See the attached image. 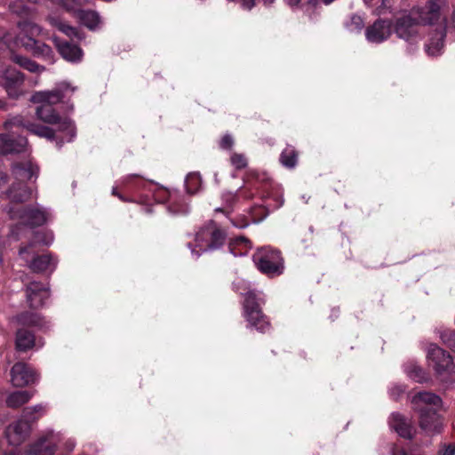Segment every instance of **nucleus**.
<instances>
[{
	"mask_svg": "<svg viewBox=\"0 0 455 455\" xmlns=\"http://www.w3.org/2000/svg\"><path fill=\"white\" fill-rule=\"evenodd\" d=\"M226 242L227 232L213 220L202 227L196 235V245L202 251L219 250Z\"/></svg>",
	"mask_w": 455,
	"mask_h": 455,
	"instance_id": "nucleus-6",
	"label": "nucleus"
},
{
	"mask_svg": "<svg viewBox=\"0 0 455 455\" xmlns=\"http://www.w3.org/2000/svg\"><path fill=\"white\" fill-rule=\"evenodd\" d=\"M443 23H441L440 25L446 26V28L448 27L455 28V9L452 11L449 20L446 18H443Z\"/></svg>",
	"mask_w": 455,
	"mask_h": 455,
	"instance_id": "nucleus-48",
	"label": "nucleus"
},
{
	"mask_svg": "<svg viewBox=\"0 0 455 455\" xmlns=\"http://www.w3.org/2000/svg\"><path fill=\"white\" fill-rule=\"evenodd\" d=\"M124 185L129 190L142 191L148 196V192L155 187V183L142 179L138 174H130L124 179Z\"/></svg>",
	"mask_w": 455,
	"mask_h": 455,
	"instance_id": "nucleus-27",
	"label": "nucleus"
},
{
	"mask_svg": "<svg viewBox=\"0 0 455 455\" xmlns=\"http://www.w3.org/2000/svg\"><path fill=\"white\" fill-rule=\"evenodd\" d=\"M39 250H35V253L25 254L24 256L28 258L26 261L28 264V267L34 273H44L49 271L50 274L57 267L58 259L52 253L38 254Z\"/></svg>",
	"mask_w": 455,
	"mask_h": 455,
	"instance_id": "nucleus-16",
	"label": "nucleus"
},
{
	"mask_svg": "<svg viewBox=\"0 0 455 455\" xmlns=\"http://www.w3.org/2000/svg\"><path fill=\"white\" fill-rule=\"evenodd\" d=\"M258 270L269 278L280 276L284 271V259L278 249L264 246L259 248L252 256Z\"/></svg>",
	"mask_w": 455,
	"mask_h": 455,
	"instance_id": "nucleus-3",
	"label": "nucleus"
},
{
	"mask_svg": "<svg viewBox=\"0 0 455 455\" xmlns=\"http://www.w3.org/2000/svg\"><path fill=\"white\" fill-rule=\"evenodd\" d=\"M260 175L256 171H249L245 175V182L251 183V186L256 187V183L259 181Z\"/></svg>",
	"mask_w": 455,
	"mask_h": 455,
	"instance_id": "nucleus-46",
	"label": "nucleus"
},
{
	"mask_svg": "<svg viewBox=\"0 0 455 455\" xmlns=\"http://www.w3.org/2000/svg\"><path fill=\"white\" fill-rule=\"evenodd\" d=\"M440 455H455V445L449 444L445 446L444 450L440 453Z\"/></svg>",
	"mask_w": 455,
	"mask_h": 455,
	"instance_id": "nucleus-50",
	"label": "nucleus"
},
{
	"mask_svg": "<svg viewBox=\"0 0 455 455\" xmlns=\"http://www.w3.org/2000/svg\"><path fill=\"white\" fill-rule=\"evenodd\" d=\"M28 140L25 136L0 134V155L19 154L26 151Z\"/></svg>",
	"mask_w": 455,
	"mask_h": 455,
	"instance_id": "nucleus-20",
	"label": "nucleus"
},
{
	"mask_svg": "<svg viewBox=\"0 0 455 455\" xmlns=\"http://www.w3.org/2000/svg\"><path fill=\"white\" fill-rule=\"evenodd\" d=\"M391 31L390 20L377 19L372 25L366 28L365 37L370 43L380 44L390 36Z\"/></svg>",
	"mask_w": 455,
	"mask_h": 455,
	"instance_id": "nucleus-18",
	"label": "nucleus"
},
{
	"mask_svg": "<svg viewBox=\"0 0 455 455\" xmlns=\"http://www.w3.org/2000/svg\"><path fill=\"white\" fill-rule=\"evenodd\" d=\"M241 195L244 196L245 198H251L252 196L251 193L247 194V192L244 190L240 191Z\"/></svg>",
	"mask_w": 455,
	"mask_h": 455,
	"instance_id": "nucleus-56",
	"label": "nucleus"
},
{
	"mask_svg": "<svg viewBox=\"0 0 455 455\" xmlns=\"http://www.w3.org/2000/svg\"><path fill=\"white\" fill-rule=\"evenodd\" d=\"M111 194H112V196L118 197L123 202H130V200L127 197H125L123 194H121L118 191L117 188H116V187H114L112 188V193Z\"/></svg>",
	"mask_w": 455,
	"mask_h": 455,
	"instance_id": "nucleus-51",
	"label": "nucleus"
},
{
	"mask_svg": "<svg viewBox=\"0 0 455 455\" xmlns=\"http://www.w3.org/2000/svg\"><path fill=\"white\" fill-rule=\"evenodd\" d=\"M10 375L12 384L18 387L33 385L39 380V373L24 362L15 363L11 369Z\"/></svg>",
	"mask_w": 455,
	"mask_h": 455,
	"instance_id": "nucleus-11",
	"label": "nucleus"
},
{
	"mask_svg": "<svg viewBox=\"0 0 455 455\" xmlns=\"http://www.w3.org/2000/svg\"><path fill=\"white\" fill-rule=\"evenodd\" d=\"M14 321L20 328H30L42 331L50 329V322L42 314L32 310L20 312L14 316Z\"/></svg>",
	"mask_w": 455,
	"mask_h": 455,
	"instance_id": "nucleus-15",
	"label": "nucleus"
},
{
	"mask_svg": "<svg viewBox=\"0 0 455 455\" xmlns=\"http://www.w3.org/2000/svg\"><path fill=\"white\" fill-rule=\"evenodd\" d=\"M26 127L33 134H36L42 138H46L49 140L56 141V145L59 148H60L64 144L63 138L60 139L58 135H56V132L52 128L29 122L28 123V124H26Z\"/></svg>",
	"mask_w": 455,
	"mask_h": 455,
	"instance_id": "nucleus-28",
	"label": "nucleus"
},
{
	"mask_svg": "<svg viewBox=\"0 0 455 455\" xmlns=\"http://www.w3.org/2000/svg\"><path fill=\"white\" fill-rule=\"evenodd\" d=\"M25 294L28 307L39 309L50 297V289L46 283L32 281L26 284Z\"/></svg>",
	"mask_w": 455,
	"mask_h": 455,
	"instance_id": "nucleus-14",
	"label": "nucleus"
},
{
	"mask_svg": "<svg viewBox=\"0 0 455 455\" xmlns=\"http://www.w3.org/2000/svg\"><path fill=\"white\" fill-rule=\"evenodd\" d=\"M233 145L234 140L229 134L224 135L220 141V147L225 150H230L233 148Z\"/></svg>",
	"mask_w": 455,
	"mask_h": 455,
	"instance_id": "nucleus-45",
	"label": "nucleus"
},
{
	"mask_svg": "<svg viewBox=\"0 0 455 455\" xmlns=\"http://www.w3.org/2000/svg\"><path fill=\"white\" fill-rule=\"evenodd\" d=\"M345 26L351 32L360 33L364 27V21L360 15L352 14Z\"/></svg>",
	"mask_w": 455,
	"mask_h": 455,
	"instance_id": "nucleus-41",
	"label": "nucleus"
},
{
	"mask_svg": "<svg viewBox=\"0 0 455 455\" xmlns=\"http://www.w3.org/2000/svg\"><path fill=\"white\" fill-rule=\"evenodd\" d=\"M446 37V26L438 25L431 30L428 40L425 44V51L429 56H439L443 53Z\"/></svg>",
	"mask_w": 455,
	"mask_h": 455,
	"instance_id": "nucleus-21",
	"label": "nucleus"
},
{
	"mask_svg": "<svg viewBox=\"0 0 455 455\" xmlns=\"http://www.w3.org/2000/svg\"><path fill=\"white\" fill-rule=\"evenodd\" d=\"M172 193L173 192H171L166 188H157L156 185L155 184V187L152 188V190L148 192V196L150 195L153 197V199L158 204H164L166 202H168L169 204Z\"/></svg>",
	"mask_w": 455,
	"mask_h": 455,
	"instance_id": "nucleus-40",
	"label": "nucleus"
},
{
	"mask_svg": "<svg viewBox=\"0 0 455 455\" xmlns=\"http://www.w3.org/2000/svg\"><path fill=\"white\" fill-rule=\"evenodd\" d=\"M31 189L23 182H13L12 186L6 190V197L12 203H24L30 199Z\"/></svg>",
	"mask_w": 455,
	"mask_h": 455,
	"instance_id": "nucleus-25",
	"label": "nucleus"
},
{
	"mask_svg": "<svg viewBox=\"0 0 455 455\" xmlns=\"http://www.w3.org/2000/svg\"><path fill=\"white\" fill-rule=\"evenodd\" d=\"M388 424L400 436L408 439L412 437L411 425L399 413H392Z\"/></svg>",
	"mask_w": 455,
	"mask_h": 455,
	"instance_id": "nucleus-30",
	"label": "nucleus"
},
{
	"mask_svg": "<svg viewBox=\"0 0 455 455\" xmlns=\"http://www.w3.org/2000/svg\"><path fill=\"white\" fill-rule=\"evenodd\" d=\"M18 25L20 32L15 36V44L36 58L51 60L53 57L52 47L36 38L40 34V28L27 20L20 21Z\"/></svg>",
	"mask_w": 455,
	"mask_h": 455,
	"instance_id": "nucleus-1",
	"label": "nucleus"
},
{
	"mask_svg": "<svg viewBox=\"0 0 455 455\" xmlns=\"http://www.w3.org/2000/svg\"><path fill=\"white\" fill-rule=\"evenodd\" d=\"M7 398H29V395L27 391L15 392L10 395Z\"/></svg>",
	"mask_w": 455,
	"mask_h": 455,
	"instance_id": "nucleus-49",
	"label": "nucleus"
},
{
	"mask_svg": "<svg viewBox=\"0 0 455 455\" xmlns=\"http://www.w3.org/2000/svg\"><path fill=\"white\" fill-rule=\"evenodd\" d=\"M60 440V436L59 434L48 431L29 446L26 455H52Z\"/></svg>",
	"mask_w": 455,
	"mask_h": 455,
	"instance_id": "nucleus-17",
	"label": "nucleus"
},
{
	"mask_svg": "<svg viewBox=\"0 0 455 455\" xmlns=\"http://www.w3.org/2000/svg\"><path fill=\"white\" fill-rule=\"evenodd\" d=\"M69 108H70V110H73V108H74L73 104L70 105Z\"/></svg>",
	"mask_w": 455,
	"mask_h": 455,
	"instance_id": "nucleus-62",
	"label": "nucleus"
},
{
	"mask_svg": "<svg viewBox=\"0 0 455 455\" xmlns=\"http://www.w3.org/2000/svg\"><path fill=\"white\" fill-rule=\"evenodd\" d=\"M8 181V175L0 169V187L6 184Z\"/></svg>",
	"mask_w": 455,
	"mask_h": 455,
	"instance_id": "nucleus-53",
	"label": "nucleus"
},
{
	"mask_svg": "<svg viewBox=\"0 0 455 455\" xmlns=\"http://www.w3.org/2000/svg\"><path fill=\"white\" fill-rule=\"evenodd\" d=\"M9 401H10L9 406H14V405H16V402L18 400H9Z\"/></svg>",
	"mask_w": 455,
	"mask_h": 455,
	"instance_id": "nucleus-61",
	"label": "nucleus"
},
{
	"mask_svg": "<svg viewBox=\"0 0 455 455\" xmlns=\"http://www.w3.org/2000/svg\"><path fill=\"white\" fill-rule=\"evenodd\" d=\"M76 87H72L68 83L62 82L51 91H41L35 92L31 97L34 103L51 104L52 106L62 101L68 96V93H73Z\"/></svg>",
	"mask_w": 455,
	"mask_h": 455,
	"instance_id": "nucleus-13",
	"label": "nucleus"
},
{
	"mask_svg": "<svg viewBox=\"0 0 455 455\" xmlns=\"http://www.w3.org/2000/svg\"><path fill=\"white\" fill-rule=\"evenodd\" d=\"M403 371L411 379L419 383L427 382L431 379L429 372L413 360H410L403 364Z\"/></svg>",
	"mask_w": 455,
	"mask_h": 455,
	"instance_id": "nucleus-26",
	"label": "nucleus"
},
{
	"mask_svg": "<svg viewBox=\"0 0 455 455\" xmlns=\"http://www.w3.org/2000/svg\"><path fill=\"white\" fill-rule=\"evenodd\" d=\"M242 4L245 9L251 10L255 6V0H242Z\"/></svg>",
	"mask_w": 455,
	"mask_h": 455,
	"instance_id": "nucleus-52",
	"label": "nucleus"
},
{
	"mask_svg": "<svg viewBox=\"0 0 455 455\" xmlns=\"http://www.w3.org/2000/svg\"><path fill=\"white\" fill-rule=\"evenodd\" d=\"M167 209L172 215H186L189 211L186 196L179 192H173Z\"/></svg>",
	"mask_w": 455,
	"mask_h": 455,
	"instance_id": "nucleus-32",
	"label": "nucleus"
},
{
	"mask_svg": "<svg viewBox=\"0 0 455 455\" xmlns=\"http://www.w3.org/2000/svg\"><path fill=\"white\" fill-rule=\"evenodd\" d=\"M54 124L57 125V129L54 130L55 132H61L62 135L58 137L60 139L63 138L65 142H71L75 137L76 136V128L75 122L68 117H61L60 116V120L58 123Z\"/></svg>",
	"mask_w": 455,
	"mask_h": 455,
	"instance_id": "nucleus-31",
	"label": "nucleus"
},
{
	"mask_svg": "<svg viewBox=\"0 0 455 455\" xmlns=\"http://www.w3.org/2000/svg\"><path fill=\"white\" fill-rule=\"evenodd\" d=\"M12 219H19L26 226L39 227L47 221V212L32 205L10 208Z\"/></svg>",
	"mask_w": 455,
	"mask_h": 455,
	"instance_id": "nucleus-10",
	"label": "nucleus"
},
{
	"mask_svg": "<svg viewBox=\"0 0 455 455\" xmlns=\"http://www.w3.org/2000/svg\"><path fill=\"white\" fill-rule=\"evenodd\" d=\"M252 247L251 241L243 235L232 237L228 240V248L234 256H245Z\"/></svg>",
	"mask_w": 455,
	"mask_h": 455,
	"instance_id": "nucleus-29",
	"label": "nucleus"
},
{
	"mask_svg": "<svg viewBox=\"0 0 455 455\" xmlns=\"http://www.w3.org/2000/svg\"><path fill=\"white\" fill-rule=\"evenodd\" d=\"M286 3L291 6V7H295V6H299V4H300L301 0H285Z\"/></svg>",
	"mask_w": 455,
	"mask_h": 455,
	"instance_id": "nucleus-55",
	"label": "nucleus"
},
{
	"mask_svg": "<svg viewBox=\"0 0 455 455\" xmlns=\"http://www.w3.org/2000/svg\"><path fill=\"white\" fill-rule=\"evenodd\" d=\"M232 223L238 228H244L249 226V221L244 217L235 219L232 220Z\"/></svg>",
	"mask_w": 455,
	"mask_h": 455,
	"instance_id": "nucleus-47",
	"label": "nucleus"
},
{
	"mask_svg": "<svg viewBox=\"0 0 455 455\" xmlns=\"http://www.w3.org/2000/svg\"><path fill=\"white\" fill-rule=\"evenodd\" d=\"M66 446H67V449L68 451H72L74 449V447L76 446V442L72 439H68L67 442H66Z\"/></svg>",
	"mask_w": 455,
	"mask_h": 455,
	"instance_id": "nucleus-54",
	"label": "nucleus"
},
{
	"mask_svg": "<svg viewBox=\"0 0 455 455\" xmlns=\"http://www.w3.org/2000/svg\"><path fill=\"white\" fill-rule=\"evenodd\" d=\"M427 358L438 376L447 374L451 379H454L455 363L449 353L437 345L431 344L428 347Z\"/></svg>",
	"mask_w": 455,
	"mask_h": 455,
	"instance_id": "nucleus-8",
	"label": "nucleus"
},
{
	"mask_svg": "<svg viewBox=\"0 0 455 455\" xmlns=\"http://www.w3.org/2000/svg\"><path fill=\"white\" fill-rule=\"evenodd\" d=\"M265 4H271L274 3L275 0H262Z\"/></svg>",
	"mask_w": 455,
	"mask_h": 455,
	"instance_id": "nucleus-60",
	"label": "nucleus"
},
{
	"mask_svg": "<svg viewBox=\"0 0 455 455\" xmlns=\"http://www.w3.org/2000/svg\"><path fill=\"white\" fill-rule=\"evenodd\" d=\"M444 374H443L442 376H439L440 378H442V380H444V378H443Z\"/></svg>",
	"mask_w": 455,
	"mask_h": 455,
	"instance_id": "nucleus-63",
	"label": "nucleus"
},
{
	"mask_svg": "<svg viewBox=\"0 0 455 455\" xmlns=\"http://www.w3.org/2000/svg\"><path fill=\"white\" fill-rule=\"evenodd\" d=\"M435 401L412 400L413 408L419 412V425L429 435L439 433L443 427V422L435 411Z\"/></svg>",
	"mask_w": 455,
	"mask_h": 455,
	"instance_id": "nucleus-7",
	"label": "nucleus"
},
{
	"mask_svg": "<svg viewBox=\"0 0 455 455\" xmlns=\"http://www.w3.org/2000/svg\"><path fill=\"white\" fill-rule=\"evenodd\" d=\"M230 162L232 165L236 170L244 169L247 166V158L243 154L234 153L230 157Z\"/></svg>",
	"mask_w": 455,
	"mask_h": 455,
	"instance_id": "nucleus-43",
	"label": "nucleus"
},
{
	"mask_svg": "<svg viewBox=\"0 0 455 455\" xmlns=\"http://www.w3.org/2000/svg\"><path fill=\"white\" fill-rule=\"evenodd\" d=\"M185 187L187 192L194 195L200 191L202 187V177L199 172H190L185 180Z\"/></svg>",
	"mask_w": 455,
	"mask_h": 455,
	"instance_id": "nucleus-39",
	"label": "nucleus"
},
{
	"mask_svg": "<svg viewBox=\"0 0 455 455\" xmlns=\"http://www.w3.org/2000/svg\"><path fill=\"white\" fill-rule=\"evenodd\" d=\"M52 241V235L47 232H35L32 239L26 245H22L19 249L20 256L28 261V258L24 256L25 254L35 253V250H38V245H48Z\"/></svg>",
	"mask_w": 455,
	"mask_h": 455,
	"instance_id": "nucleus-23",
	"label": "nucleus"
},
{
	"mask_svg": "<svg viewBox=\"0 0 455 455\" xmlns=\"http://www.w3.org/2000/svg\"><path fill=\"white\" fill-rule=\"evenodd\" d=\"M58 51L60 54L68 61H77L81 60L82 49L68 41L60 42L58 44Z\"/></svg>",
	"mask_w": 455,
	"mask_h": 455,
	"instance_id": "nucleus-33",
	"label": "nucleus"
},
{
	"mask_svg": "<svg viewBox=\"0 0 455 455\" xmlns=\"http://www.w3.org/2000/svg\"><path fill=\"white\" fill-rule=\"evenodd\" d=\"M268 186L262 195V204H255L251 207L250 214L255 223H259L265 220L271 212L275 211L283 206V190L278 187H274L271 184H266Z\"/></svg>",
	"mask_w": 455,
	"mask_h": 455,
	"instance_id": "nucleus-5",
	"label": "nucleus"
},
{
	"mask_svg": "<svg viewBox=\"0 0 455 455\" xmlns=\"http://www.w3.org/2000/svg\"><path fill=\"white\" fill-rule=\"evenodd\" d=\"M40 104L36 110V116L46 124H52L58 123L60 116L56 112L53 106L51 104Z\"/></svg>",
	"mask_w": 455,
	"mask_h": 455,
	"instance_id": "nucleus-35",
	"label": "nucleus"
},
{
	"mask_svg": "<svg viewBox=\"0 0 455 455\" xmlns=\"http://www.w3.org/2000/svg\"><path fill=\"white\" fill-rule=\"evenodd\" d=\"M55 26L57 27V28L60 31H61L62 33L67 35L68 37L77 38L79 40L82 39L81 33L76 28H74V27H72L68 24L63 23L61 21L56 22Z\"/></svg>",
	"mask_w": 455,
	"mask_h": 455,
	"instance_id": "nucleus-42",
	"label": "nucleus"
},
{
	"mask_svg": "<svg viewBox=\"0 0 455 455\" xmlns=\"http://www.w3.org/2000/svg\"><path fill=\"white\" fill-rule=\"evenodd\" d=\"M447 7L444 0H429L419 13L420 22L424 25L437 24Z\"/></svg>",
	"mask_w": 455,
	"mask_h": 455,
	"instance_id": "nucleus-19",
	"label": "nucleus"
},
{
	"mask_svg": "<svg viewBox=\"0 0 455 455\" xmlns=\"http://www.w3.org/2000/svg\"><path fill=\"white\" fill-rule=\"evenodd\" d=\"M265 299L261 293L249 291L244 295L243 302V315L248 323V326L256 331L266 333L271 328L268 317L262 311Z\"/></svg>",
	"mask_w": 455,
	"mask_h": 455,
	"instance_id": "nucleus-2",
	"label": "nucleus"
},
{
	"mask_svg": "<svg viewBox=\"0 0 455 455\" xmlns=\"http://www.w3.org/2000/svg\"><path fill=\"white\" fill-rule=\"evenodd\" d=\"M391 395H397L398 397L407 395V398H441L438 395H435L431 392L423 393V392L419 391L414 394H407L406 386L403 384L395 385L391 389Z\"/></svg>",
	"mask_w": 455,
	"mask_h": 455,
	"instance_id": "nucleus-38",
	"label": "nucleus"
},
{
	"mask_svg": "<svg viewBox=\"0 0 455 455\" xmlns=\"http://www.w3.org/2000/svg\"><path fill=\"white\" fill-rule=\"evenodd\" d=\"M299 152L291 145H287L280 154V164L288 170H293L299 164Z\"/></svg>",
	"mask_w": 455,
	"mask_h": 455,
	"instance_id": "nucleus-34",
	"label": "nucleus"
},
{
	"mask_svg": "<svg viewBox=\"0 0 455 455\" xmlns=\"http://www.w3.org/2000/svg\"><path fill=\"white\" fill-rule=\"evenodd\" d=\"M36 346V335L34 331L26 328H18L15 332V349L17 352L25 353Z\"/></svg>",
	"mask_w": 455,
	"mask_h": 455,
	"instance_id": "nucleus-24",
	"label": "nucleus"
},
{
	"mask_svg": "<svg viewBox=\"0 0 455 455\" xmlns=\"http://www.w3.org/2000/svg\"><path fill=\"white\" fill-rule=\"evenodd\" d=\"M318 0H308V4L315 6L318 4Z\"/></svg>",
	"mask_w": 455,
	"mask_h": 455,
	"instance_id": "nucleus-59",
	"label": "nucleus"
},
{
	"mask_svg": "<svg viewBox=\"0 0 455 455\" xmlns=\"http://www.w3.org/2000/svg\"><path fill=\"white\" fill-rule=\"evenodd\" d=\"M394 31L399 38L414 44L419 36V21L411 15H403L395 20Z\"/></svg>",
	"mask_w": 455,
	"mask_h": 455,
	"instance_id": "nucleus-12",
	"label": "nucleus"
},
{
	"mask_svg": "<svg viewBox=\"0 0 455 455\" xmlns=\"http://www.w3.org/2000/svg\"><path fill=\"white\" fill-rule=\"evenodd\" d=\"M441 338L443 343L451 350L455 351V331L449 330L442 333Z\"/></svg>",
	"mask_w": 455,
	"mask_h": 455,
	"instance_id": "nucleus-44",
	"label": "nucleus"
},
{
	"mask_svg": "<svg viewBox=\"0 0 455 455\" xmlns=\"http://www.w3.org/2000/svg\"><path fill=\"white\" fill-rule=\"evenodd\" d=\"M11 59L14 63L32 73H40L45 69L44 67L40 66L36 61L16 53H12Z\"/></svg>",
	"mask_w": 455,
	"mask_h": 455,
	"instance_id": "nucleus-36",
	"label": "nucleus"
},
{
	"mask_svg": "<svg viewBox=\"0 0 455 455\" xmlns=\"http://www.w3.org/2000/svg\"><path fill=\"white\" fill-rule=\"evenodd\" d=\"M0 455H17L16 451H2Z\"/></svg>",
	"mask_w": 455,
	"mask_h": 455,
	"instance_id": "nucleus-57",
	"label": "nucleus"
},
{
	"mask_svg": "<svg viewBox=\"0 0 455 455\" xmlns=\"http://www.w3.org/2000/svg\"><path fill=\"white\" fill-rule=\"evenodd\" d=\"M77 18L82 25L85 26L91 30H93L100 22L99 14L91 10H82L77 13Z\"/></svg>",
	"mask_w": 455,
	"mask_h": 455,
	"instance_id": "nucleus-37",
	"label": "nucleus"
},
{
	"mask_svg": "<svg viewBox=\"0 0 455 455\" xmlns=\"http://www.w3.org/2000/svg\"><path fill=\"white\" fill-rule=\"evenodd\" d=\"M39 168L31 161L15 162L12 166V173L16 180L15 182L26 183L33 177L37 178Z\"/></svg>",
	"mask_w": 455,
	"mask_h": 455,
	"instance_id": "nucleus-22",
	"label": "nucleus"
},
{
	"mask_svg": "<svg viewBox=\"0 0 455 455\" xmlns=\"http://www.w3.org/2000/svg\"><path fill=\"white\" fill-rule=\"evenodd\" d=\"M44 407L36 404L34 407H28L24 411L26 419H19L10 424L5 430V437L10 445H20L29 435L31 426L29 421L36 420L44 413Z\"/></svg>",
	"mask_w": 455,
	"mask_h": 455,
	"instance_id": "nucleus-4",
	"label": "nucleus"
},
{
	"mask_svg": "<svg viewBox=\"0 0 455 455\" xmlns=\"http://www.w3.org/2000/svg\"><path fill=\"white\" fill-rule=\"evenodd\" d=\"M25 76L13 67H7L0 74V85L9 98L17 100L24 93Z\"/></svg>",
	"mask_w": 455,
	"mask_h": 455,
	"instance_id": "nucleus-9",
	"label": "nucleus"
},
{
	"mask_svg": "<svg viewBox=\"0 0 455 455\" xmlns=\"http://www.w3.org/2000/svg\"><path fill=\"white\" fill-rule=\"evenodd\" d=\"M5 108H6V102L4 100L0 99V110L5 109Z\"/></svg>",
	"mask_w": 455,
	"mask_h": 455,
	"instance_id": "nucleus-58",
	"label": "nucleus"
}]
</instances>
